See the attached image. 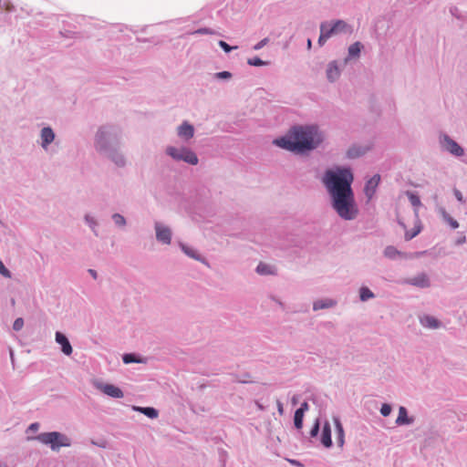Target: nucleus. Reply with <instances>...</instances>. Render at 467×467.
Instances as JSON below:
<instances>
[{
	"label": "nucleus",
	"mask_w": 467,
	"mask_h": 467,
	"mask_svg": "<svg viewBox=\"0 0 467 467\" xmlns=\"http://www.w3.org/2000/svg\"><path fill=\"white\" fill-rule=\"evenodd\" d=\"M39 426H40V425H39V423H38V422H33V423H31V424L28 426V428H27V430H26V432H29V431H33V432H35V431H38Z\"/></svg>",
	"instance_id": "obj_48"
},
{
	"label": "nucleus",
	"mask_w": 467,
	"mask_h": 467,
	"mask_svg": "<svg viewBox=\"0 0 467 467\" xmlns=\"http://www.w3.org/2000/svg\"><path fill=\"white\" fill-rule=\"evenodd\" d=\"M362 45L360 42H355L348 47V57L342 62V66H346L352 58H358L360 56Z\"/></svg>",
	"instance_id": "obj_17"
},
{
	"label": "nucleus",
	"mask_w": 467,
	"mask_h": 467,
	"mask_svg": "<svg viewBox=\"0 0 467 467\" xmlns=\"http://www.w3.org/2000/svg\"><path fill=\"white\" fill-rule=\"evenodd\" d=\"M326 75L327 80L331 83L339 78L341 75V68L337 60H332L327 64Z\"/></svg>",
	"instance_id": "obj_14"
},
{
	"label": "nucleus",
	"mask_w": 467,
	"mask_h": 467,
	"mask_svg": "<svg viewBox=\"0 0 467 467\" xmlns=\"http://www.w3.org/2000/svg\"><path fill=\"white\" fill-rule=\"evenodd\" d=\"M139 41H141V42H146L147 40L146 39H138Z\"/></svg>",
	"instance_id": "obj_56"
},
{
	"label": "nucleus",
	"mask_w": 467,
	"mask_h": 467,
	"mask_svg": "<svg viewBox=\"0 0 467 467\" xmlns=\"http://www.w3.org/2000/svg\"><path fill=\"white\" fill-rule=\"evenodd\" d=\"M27 440H36L42 444L49 446L53 451H58L62 447H70L71 439L59 431L41 432L35 437H27Z\"/></svg>",
	"instance_id": "obj_4"
},
{
	"label": "nucleus",
	"mask_w": 467,
	"mask_h": 467,
	"mask_svg": "<svg viewBox=\"0 0 467 467\" xmlns=\"http://www.w3.org/2000/svg\"><path fill=\"white\" fill-rule=\"evenodd\" d=\"M379 182L380 175L375 174L366 182L364 187V193L368 200L374 196Z\"/></svg>",
	"instance_id": "obj_15"
},
{
	"label": "nucleus",
	"mask_w": 467,
	"mask_h": 467,
	"mask_svg": "<svg viewBox=\"0 0 467 467\" xmlns=\"http://www.w3.org/2000/svg\"><path fill=\"white\" fill-rule=\"evenodd\" d=\"M180 247L182 249V251L189 257L198 261V262H201L206 265H208V262L206 261V259L204 257H202L195 249H193L192 247L185 244H182L181 243L180 244Z\"/></svg>",
	"instance_id": "obj_18"
},
{
	"label": "nucleus",
	"mask_w": 467,
	"mask_h": 467,
	"mask_svg": "<svg viewBox=\"0 0 467 467\" xmlns=\"http://www.w3.org/2000/svg\"><path fill=\"white\" fill-rule=\"evenodd\" d=\"M96 388L107 396L114 399H121L124 396L123 391L113 384L97 383Z\"/></svg>",
	"instance_id": "obj_10"
},
{
	"label": "nucleus",
	"mask_w": 467,
	"mask_h": 467,
	"mask_svg": "<svg viewBox=\"0 0 467 467\" xmlns=\"http://www.w3.org/2000/svg\"><path fill=\"white\" fill-rule=\"evenodd\" d=\"M256 273L259 275H266L273 274L272 267L265 263H259L256 266Z\"/></svg>",
	"instance_id": "obj_31"
},
{
	"label": "nucleus",
	"mask_w": 467,
	"mask_h": 467,
	"mask_svg": "<svg viewBox=\"0 0 467 467\" xmlns=\"http://www.w3.org/2000/svg\"><path fill=\"white\" fill-rule=\"evenodd\" d=\"M55 340L58 345H60L61 351L65 355L70 356L72 354V352H73L72 346L65 334H63L62 332L57 331L56 335H55Z\"/></svg>",
	"instance_id": "obj_16"
},
{
	"label": "nucleus",
	"mask_w": 467,
	"mask_h": 467,
	"mask_svg": "<svg viewBox=\"0 0 467 467\" xmlns=\"http://www.w3.org/2000/svg\"><path fill=\"white\" fill-rule=\"evenodd\" d=\"M276 407H277L278 413L280 415H283L284 414V405L279 400H276Z\"/></svg>",
	"instance_id": "obj_50"
},
{
	"label": "nucleus",
	"mask_w": 467,
	"mask_h": 467,
	"mask_svg": "<svg viewBox=\"0 0 467 467\" xmlns=\"http://www.w3.org/2000/svg\"><path fill=\"white\" fill-rule=\"evenodd\" d=\"M102 155L109 159L116 166L119 168H122L126 165V158L119 150V147H116Z\"/></svg>",
	"instance_id": "obj_12"
},
{
	"label": "nucleus",
	"mask_w": 467,
	"mask_h": 467,
	"mask_svg": "<svg viewBox=\"0 0 467 467\" xmlns=\"http://www.w3.org/2000/svg\"><path fill=\"white\" fill-rule=\"evenodd\" d=\"M154 229L156 233V239L159 243L163 244H171L172 233L169 226H166L160 222H155Z\"/></svg>",
	"instance_id": "obj_8"
},
{
	"label": "nucleus",
	"mask_w": 467,
	"mask_h": 467,
	"mask_svg": "<svg viewBox=\"0 0 467 467\" xmlns=\"http://www.w3.org/2000/svg\"><path fill=\"white\" fill-rule=\"evenodd\" d=\"M88 272L94 279L98 278V273L96 270L90 268L88 270Z\"/></svg>",
	"instance_id": "obj_52"
},
{
	"label": "nucleus",
	"mask_w": 467,
	"mask_h": 467,
	"mask_svg": "<svg viewBox=\"0 0 467 467\" xmlns=\"http://www.w3.org/2000/svg\"><path fill=\"white\" fill-rule=\"evenodd\" d=\"M0 275L6 278L12 277V273L5 267L2 260H0Z\"/></svg>",
	"instance_id": "obj_40"
},
{
	"label": "nucleus",
	"mask_w": 467,
	"mask_h": 467,
	"mask_svg": "<svg viewBox=\"0 0 467 467\" xmlns=\"http://www.w3.org/2000/svg\"><path fill=\"white\" fill-rule=\"evenodd\" d=\"M328 39L329 37L325 33V24H320V35L317 40V44L319 47H323Z\"/></svg>",
	"instance_id": "obj_36"
},
{
	"label": "nucleus",
	"mask_w": 467,
	"mask_h": 467,
	"mask_svg": "<svg viewBox=\"0 0 467 467\" xmlns=\"http://www.w3.org/2000/svg\"><path fill=\"white\" fill-rule=\"evenodd\" d=\"M256 406L257 408L260 410H265V407L263 405H261L259 402L256 401Z\"/></svg>",
	"instance_id": "obj_55"
},
{
	"label": "nucleus",
	"mask_w": 467,
	"mask_h": 467,
	"mask_svg": "<svg viewBox=\"0 0 467 467\" xmlns=\"http://www.w3.org/2000/svg\"><path fill=\"white\" fill-rule=\"evenodd\" d=\"M333 420H334L336 432H337V442L339 447H342L345 443V432H344L343 425L338 417H334Z\"/></svg>",
	"instance_id": "obj_22"
},
{
	"label": "nucleus",
	"mask_w": 467,
	"mask_h": 467,
	"mask_svg": "<svg viewBox=\"0 0 467 467\" xmlns=\"http://www.w3.org/2000/svg\"><path fill=\"white\" fill-rule=\"evenodd\" d=\"M450 13H451V15L452 16L456 17L457 19H461L462 18L460 10L456 6H451L450 8Z\"/></svg>",
	"instance_id": "obj_46"
},
{
	"label": "nucleus",
	"mask_w": 467,
	"mask_h": 467,
	"mask_svg": "<svg viewBox=\"0 0 467 467\" xmlns=\"http://www.w3.org/2000/svg\"><path fill=\"white\" fill-rule=\"evenodd\" d=\"M111 219H112L113 223H115V225L119 228L125 227L127 224V221H126L125 217L123 215H121L120 213H113L111 215Z\"/></svg>",
	"instance_id": "obj_30"
},
{
	"label": "nucleus",
	"mask_w": 467,
	"mask_h": 467,
	"mask_svg": "<svg viewBox=\"0 0 467 467\" xmlns=\"http://www.w3.org/2000/svg\"><path fill=\"white\" fill-rule=\"evenodd\" d=\"M319 430H320V422H319V420L317 419L313 427L310 430V433H309L310 437L311 438L317 437L319 432Z\"/></svg>",
	"instance_id": "obj_39"
},
{
	"label": "nucleus",
	"mask_w": 467,
	"mask_h": 467,
	"mask_svg": "<svg viewBox=\"0 0 467 467\" xmlns=\"http://www.w3.org/2000/svg\"><path fill=\"white\" fill-rule=\"evenodd\" d=\"M321 24H325V33L329 38L339 34L350 32V26L347 22L341 19L333 20L331 22L325 21Z\"/></svg>",
	"instance_id": "obj_7"
},
{
	"label": "nucleus",
	"mask_w": 467,
	"mask_h": 467,
	"mask_svg": "<svg viewBox=\"0 0 467 467\" xmlns=\"http://www.w3.org/2000/svg\"><path fill=\"white\" fill-rule=\"evenodd\" d=\"M56 134L49 126L44 127L40 130V146L47 150L49 145L55 140Z\"/></svg>",
	"instance_id": "obj_11"
},
{
	"label": "nucleus",
	"mask_w": 467,
	"mask_h": 467,
	"mask_svg": "<svg viewBox=\"0 0 467 467\" xmlns=\"http://www.w3.org/2000/svg\"><path fill=\"white\" fill-rule=\"evenodd\" d=\"M121 130L119 126L105 124L100 126L95 133L94 148L99 154L119 147Z\"/></svg>",
	"instance_id": "obj_3"
},
{
	"label": "nucleus",
	"mask_w": 467,
	"mask_h": 467,
	"mask_svg": "<svg viewBox=\"0 0 467 467\" xmlns=\"http://www.w3.org/2000/svg\"><path fill=\"white\" fill-rule=\"evenodd\" d=\"M407 196L409 198V201H410V204L415 209H417L418 207H420L421 205V202H420V199L418 194H416L414 192H407Z\"/></svg>",
	"instance_id": "obj_32"
},
{
	"label": "nucleus",
	"mask_w": 467,
	"mask_h": 467,
	"mask_svg": "<svg viewBox=\"0 0 467 467\" xmlns=\"http://www.w3.org/2000/svg\"><path fill=\"white\" fill-rule=\"evenodd\" d=\"M122 360L125 364L130 363H141L145 364L147 362L146 358H141L135 353H127L122 356Z\"/></svg>",
	"instance_id": "obj_26"
},
{
	"label": "nucleus",
	"mask_w": 467,
	"mask_h": 467,
	"mask_svg": "<svg viewBox=\"0 0 467 467\" xmlns=\"http://www.w3.org/2000/svg\"><path fill=\"white\" fill-rule=\"evenodd\" d=\"M268 42H269V38L268 37H265L262 40H260L257 44H255L253 48H254V50H260L265 45H267Z\"/></svg>",
	"instance_id": "obj_45"
},
{
	"label": "nucleus",
	"mask_w": 467,
	"mask_h": 467,
	"mask_svg": "<svg viewBox=\"0 0 467 467\" xmlns=\"http://www.w3.org/2000/svg\"><path fill=\"white\" fill-rule=\"evenodd\" d=\"M177 135L184 141H188L194 136V127L188 121H183L177 128Z\"/></svg>",
	"instance_id": "obj_13"
},
{
	"label": "nucleus",
	"mask_w": 467,
	"mask_h": 467,
	"mask_svg": "<svg viewBox=\"0 0 467 467\" xmlns=\"http://www.w3.org/2000/svg\"><path fill=\"white\" fill-rule=\"evenodd\" d=\"M247 64L254 67H262L269 64L268 61H264L258 57L248 58Z\"/></svg>",
	"instance_id": "obj_37"
},
{
	"label": "nucleus",
	"mask_w": 467,
	"mask_h": 467,
	"mask_svg": "<svg viewBox=\"0 0 467 467\" xmlns=\"http://www.w3.org/2000/svg\"><path fill=\"white\" fill-rule=\"evenodd\" d=\"M306 47L308 50L311 49V47H312V41L310 38H308L306 41Z\"/></svg>",
	"instance_id": "obj_54"
},
{
	"label": "nucleus",
	"mask_w": 467,
	"mask_h": 467,
	"mask_svg": "<svg viewBox=\"0 0 467 467\" xmlns=\"http://www.w3.org/2000/svg\"><path fill=\"white\" fill-rule=\"evenodd\" d=\"M353 181V172L348 167L328 169L322 178L332 209L345 221L355 220L359 213L352 189Z\"/></svg>",
	"instance_id": "obj_1"
},
{
	"label": "nucleus",
	"mask_w": 467,
	"mask_h": 467,
	"mask_svg": "<svg viewBox=\"0 0 467 467\" xmlns=\"http://www.w3.org/2000/svg\"><path fill=\"white\" fill-rule=\"evenodd\" d=\"M400 254V252L392 245L387 246L384 250V255L389 259H395Z\"/></svg>",
	"instance_id": "obj_33"
},
{
	"label": "nucleus",
	"mask_w": 467,
	"mask_h": 467,
	"mask_svg": "<svg viewBox=\"0 0 467 467\" xmlns=\"http://www.w3.org/2000/svg\"><path fill=\"white\" fill-rule=\"evenodd\" d=\"M392 408L389 404L384 403L380 408V414L383 417H388L391 413Z\"/></svg>",
	"instance_id": "obj_41"
},
{
	"label": "nucleus",
	"mask_w": 467,
	"mask_h": 467,
	"mask_svg": "<svg viewBox=\"0 0 467 467\" xmlns=\"http://www.w3.org/2000/svg\"><path fill=\"white\" fill-rule=\"evenodd\" d=\"M323 140V134L317 126L296 125L285 136L275 139L273 143L288 151L306 154L318 148Z\"/></svg>",
	"instance_id": "obj_2"
},
{
	"label": "nucleus",
	"mask_w": 467,
	"mask_h": 467,
	"mask_svg": "<svg viewBox=\"0 0 467 467\" xmlns=\"http://www.w3.org/2000/svg\"><path fill=\"white\" fill-rule=\"evenodd\" d=\"M465 242H466V237H465L464 235H462V236H460V237L455 241V244H456V245H462V244H463Z\"/></svg>",
	"instance_id": "obj_51"
},
{
	"label": "nucleus",
	"mask_w": 467,
	"mask_h": 467,
	"mask_svg": "<svg viewBox=\"0 0 467 467\" xmlns=\"http://www.w3.org/2000/svg\"><path fill=\"white\" fill-rule=\"evenodd\" d=\"M453 193H454V196L455 198L460 202H463L464 200H463V195L462 193L458 190V189H454L453 190Z\"/></svg>",
	"instance_id": "obj_49"
},
{
	"label": "nucleus",
	"mask_w": 467,
	"mask_h": 467,
	"mask_svg": "<svg viewBox=\"0 0 467 467\" xmlns=\"http://www.w3.org/2000/svg\"><path fill=\"white\" fill-rule=\"evenodd\" d=\"M298 395H294L291 399V403L293 406H296L298 403Z\"/></svg>",
	"instance_id": "obj_53"
},
{
	"label": "nucleus",
	"mask_w": 467,
	"mask_h": 467,
	"mask_svg": "<svg viewBox=\"0 0 467 467\" xmlns=\"http://www.w3.org/2000/svg\"><path fill=\"white\" fill-rule=\"evenodd\" d=\"M24 327V319L22 317H17L13 323V329L15 331H20Z\"/></svg>",
	"instance_id": "obj_44"
},
{
	"label": "nucleus",
	"mask_w": 467,
	"mask_h": 467,
	"mask_svg": "<svg viewBox=\"0 0 467 467\" xmlns=\"http://www.w3.org/2000/svg\"><path fill=\"white\" fill-rule=\"evenodd\" d=\"M375 297V294L367 286H361L359 288V299L362 302H366Z\"/></svg>",
	"instance_id": "obj_28"
},
{
	"label": "nucleus",
	"mask_w": 467,
	"mask_h": 467,
	"mask_svg": "<svg viewBox=\"0 0 467 467\" xmlns=\"http://www.w3.org/2000/svg\"><path fill=\"white\" fill-rule=\"evenodd\" d=\"M321 443L326 448H330L333 444L331 438V427L328 421H326L321 434Z\"/></svg>",
	"instance_id": "obj_21"
},
{
	"label": "nucleus",
	"mask_w": 467,
	"mask_h": 467,
	"mask_svg": "<svg viewBox=\"0 0 467 467\" xmlns=\"http://www.w3.org/2000/svg\"><path fill=\"white\" fill-rule=\"evenodd\" d=\"M366 150L361 147H351L347 151V155L350 159H355L365 154Z\"/></svg>",
	"instance_id": "obj_29"
},
{
	"label": "nucleus",
	"mask_w": 467,
	"mask_h": 467,
	"mask_svg": "<svg viewBox=\"0 0 467 467\" xmlns=\"http://www.w3.org/2000/svg\"><path fill=\"white\" fill-rule=\"evenodd\" d=\"M309 410V405L306 401L301 403L300 407L296 410L297 411H301V413H306Z\"/></svg>",
	"instance_id": "obj_47"
},
{
	"label": "nucleus",
	"mask_w": 467,
	"mask_h": 467,
	"mask_svg": "<svg viewBox=\"0 0 467 467\" xmlns=\"http://www.w3.org/2000/svg\"><path fill=\"white\" fill-rule=\"evenodd\" d=\"M438 212L441 215L443 221L447 223L452 229L459 227L458 222L446 212L445 208L440 207Z\"/></svg>",
	"instance_id": "obj_27"
},
{
	"label": "nucleus",
	"mask_w": 467,
	"mask_h": 467,
	"mask_svg": "<svg viewBox=\"0 0 467 467\" xmlns=\"http://www.w3.org/2000/svg\"><path fill=\"white\" fill-rule=\"evenodd\" d=\"M304 413H301V411H295L294 414V425L297 430H301L303 428V420H304Z\"/></svg>",
	"instance_id": "obj_35"
},
{
	"label": "nucleus",
	"mask_w": 467,
	"mask_h": 467,
	"mask_svg": "<svg viewBox=\"0 0 467 467\" xmlns=\"http://www.w3.org/2000/svg\"><path fill=\"white\" fill-rule=\"evenodd\" d=\"M132 410L135 411H139L150 419H155L159 415V411L153 407H139L133 406Z\"/></svg>",
	"instance_id": "obj_24"
},
{
	"label": "nucleus",
	"mask_w": 467,
	"mask_h": 467,
	"mask_svg": "<svg viewBox=\"0 0 467 467\" xmlns=\"http://www.w3.org/2000/svg\"><path fill=\"white\" fill-rule=\"evenodd\" d=\"M420 232L421 227L415 225L413 229L405 232L404 238L406 241H410L411 239L416 237Z\"/></svg>",
	"instance_id": "obj_34"
},
{
	"label": "nucleus",
	"mask_w": 467,
	"mask_h": 467,
	"mask_svg": "<svg viewBox=\"0 0 467 467\" xmlns=\"http://www.w3.org/2000/svg\"><path fill=\"white\" fill-rule=\"evenodd\" d=\"M219 47L225 52L230 53L233 49L237 48V47H231L228 45L225 41L220 40L219 41Z\"/></svg>",
	"instance_id": "obj_43"
},
{
	"label": "nucleus",
	"mask_w": 467,
	"mask_h": 467,
	"mask_svg": "<svg viewBox=\"0 0 467 467\" xmlns=\"http://www.w3.org/2000/svg\"><path fill=\"white\" fill-rule=\"evenodd\" d=\"M213 33L214 32L208 27H201L192 32L193 35H213Z\"/></svg>",
	"instance_id": "obj_42"
},
{
	"label": "nucleus",
	"mask_w": 467,
	"mask_h": 467,
	"mask_svg": "<svg viewBox=\"0 0 467 467\" xmlns=\"http://www.w3.org/2000/svg\"><path fill=\"white\" fill-rule=\"evenodd\" d=\"M213 78L229 80L232 78V73L229 71H221L213 74Z\"/></svg>",
	"instance_id": "obj_38"
},
{
	"label": "nucleus",
	"mask_w": 467,
	"mask_h": 467,
	"mask_svg": "<svg viewBox=\"0 0 467 467\" xmlns=\"http://www.w3.org/2000/svg\"><path fill=\"white\" fill-rule=\"evenodd\" d=\"M400 284L413 285L418 288H428L431 286V280L427 274L420 273L415 276L404 279Z\"/></svg>",
	"instance_id": "obj_9"
},
{
	"label": "nucleus",
	"mask_w": 467,
	"mask_h": 467,
	"mask_svg": "<svg viewBox=\"0 0 467 467\" xmlns=\"http://www.w3.org/2000/svg\"><path fill=\"white\" fill-rule=\"evenodd\" d=\"M165 153L175 161H183L190 165H197L199 162L197 154L186 146H167Z\"/></svg>",
	"instance_id": "obj_5"
},
{
	"label": "nucleus",
	"mask_w": 467,
	"mask_h": 467,
	"mask_svg": "<svg viewBox=\"0 0 467 467\" xmlns=\"http://www.w3.org/2000/svg\"><path fill=\"white\" fill-rule=\"evenodd\" d=\"M420 322L421 326H423L424 327H427V328H431V329H437L442 326L441 322L440 320H438L436 317L430 316V315H425V316L421 317L420 318Z\"/></svg>",
	"instance_id": "obj_20"
},
{
	"label": "nucleus",
	"mask_w": 467,
	"mask_h": 467,
	"mask_svg": "<svg viewBox=\"0 0 467 467\" xmlns=\"http://www.w3.org/2000/svg\"><path fill=\"white\" fill-rule=\"evenodd\" d=\"M413 422H414V418L409 417L407 409L403 406H400L399 408V415L396 419L395 423L398 426H403V425H410Z\"/></svg>",
	"instance_id": "obj_19"
},
{
	"label": "nucleus",
	"mask_w": 467,
	"mask_h": 467,
	"mask_svg": "<svg viewBox=\"0 0 467 467\" xmlns=\"http://www.w3.org/2000/svg\"><path fill=\"white\" fill-rule=\"evenodd\" d=\"M84 222L90 228L95 236H99V222L98 220L89 213L84 215Z\"/></svg>",
	"instance_id": "obj_25"
},
{
	"label": "nucleus",
	"mask_w": 467,
	"mask_h": 467,
	"mask_svg": "<svg viewBox=\"0 0 467 467\" xmlns=\"http://www.w3.org/2000/svg\"><path fill=\"white\" fill-rule=\"evenodd\" d=\"M440 145L442 150L448 151L455 157H462L464 155V149L445 133H442L440 136Z\"/></svg>",
	"instance_id": "obj_6"
},
{
	"label": "nucleus",
	"mask_w": 467,
	"mask_h": 467,
	"mask_svg": "<svg viewBox=\"0 0 467 467\" xmlns=\"http://www.w3.org/2000/svg\"><path fill=\"white\" fill-rule=\"evenodd\" d=\"M337 305V301L331 298L319 299L314 302L313 310L317 311L321 309H327L334 307Z\"/></svg>",
	"instance_id": "obj_23"
}]
</instances>
